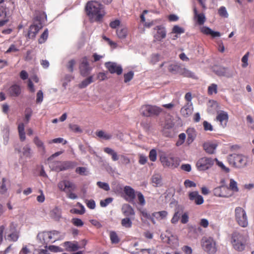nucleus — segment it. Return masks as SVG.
Masks as SVG:
<instances>
[{"label":"nucleus","mask_w":254,"mask_h":254,"mask_svg":"<svg viewBox=\"0 0 254 254\" xmlns=\"http://www.w3.org/2000/svg\"><path fill=\"white\" fill-rule=\"evenodd\" d=\"M85 10L88 16L96 22L101 21L106 14L104 5L97 1H88Z\"/></svg>","instance_id":"1"},{"label":"nucleus","mask_w":254,"mask_h":254,"mask_svg":"<svg viewBox=\"0 0 254 254\" xmlns=\"http://www.w3.org/2000/svg\"><path fill=\"white\" fill-rule=\"evenodd\" d=\"M249 239L247 234L240 231H234L230 235V243L233 248L238 252L245 250Z\"/></svg>","instance_id":"2"},{"label":"nucleus","mask_w":254,"mask_h":254,"mask_svg":"<svg viewBox=\"0 0 254 254\" xmlns=\"http://www.w3.org/2000/svg\"><path fill=\"white\" fill-rule=\"evenodd\" d=\"M57 187L61 191L64 192L69 198L71 199L77 198V195L73 192L76 189V186L72 182L68 180H63L58 183Z\"/></svg>","instance_id":"3"},{"label":"nucleus","mask_w":254,"mask_h":254,"mask_svg":"<svg viewBox=\"0 0 254 254\" xmlns=\"http://www.w3.org/2000/svg\"><path fill=\"white\" fill-rule=\"evenodd\" d=\"M227 159L230 165L238 168L245 166L247 162L246 157L242 154H231L227 156Z\"/></svg>","instance_id":"4"},{"label":"nucleus","mask_w":254,"mask_h":254,"mask_svg":"<svg viewBox=\"0 0 254 254\" xmlns=\"http://www.w3.org/2000/svg\"><path fill=\"white\" fill-rule=\"evenodd\" d=\"M235 218L237 224L241 227L246 228L248 226L247 213L242 207H237L235 208Z\"/></svg>","instance_id":"5"},{"label":"nucleus","mask_w":254,"mask_h":254,"mask_svg":"<svg viewBox=\"0 0 254 254\" xmlns=\"http://www.w3.org/2000/svg\"><path fill=\"white\" fill-rule=\"evenodd\" d=\"M222 185L213 190L215 195L222 197H229L233 195V192L228 187L224 185V181H221Z\"/></svg>","instance_id":"6"},{"label":"nucleus","mask_w":254,"mask_h":254,"mask_svg":"<svg viewBox=\"0 0 254 254\" xmlns=\"http://www.w3.org/2000/svg\"><path fill=\"white\" fill-rule=\"evenodd\" d=\"M174 124L171 119L167 120L164 124H161V132L163 135L166 137H172L174 135Z\"/></svg>","instance_id":"7"},{"label":"nucleus","mask_w":254,"mask_h":254,"mask_svg":"<svg viewBox=\"0 0 254 254\" xmlns=\"http://www.w3.org/2000/svg\"><path fill=\"white\" fill-rule=\"evenodd\" d=\"M160 161L164 167L176 168L180 164L177 158L162 155L160 158Z\"/></svg>","instance_id":"8"},{"label":"nucleus","mask_w":254,"mask_h":254,"mask_svg":"<svg viewBox=\"0 0 254 254\" xmlns=\"http://www.w3.org/2000/svg\"><path fill=\"white\" fill-rule=\"evenodd\" d=\"M43 27L42 23L40 18L36 16L34 19L33 24L30 27L28 33V36L30 37H35L39 31Z\"/></svg>","instance_id":"9"},{"label":"nucleus","mask_w":254,"mask_h":254,"mask_svg":"<svg viewBox=\"0 0 254 254\" xmlns=\"http://www.w3.org/2000/svg\"><path fill=\"white\" fill-rule=\"evenodd\" d=\"M211 70L217 75L231 77L233 74L227 67H225L218 64L210 66Z\"/></svg>","instance_id":"10"},{"label":"nucleus","mask_w":254,"mask_h":254,"mask_svg":"<svg viewBox=\"0 0 254 254\" xmlns=\"http://www.w3.org/2000/svg\"><path fill=\"white\" fill-rule=\"evenodd\" d=\"M17 226L14 222H12L9 224L8 227V232L6 235L7 239L9 241L16 242L19 237V232L17 230Z\"/></svg>","instance_id":"11"},{"label":"nucleus","mask_w":254,"mask_h":254,"mask_svg":"<svg viewBox=\"0 0 254 254\" xmlns=\"http://www.w3.org/2000/svg\"><path fill=\"white\" fill-rule=\"evenodd\" d=\"M79 68L82 76H86L89 74L92 70V67L90 66L86 57H84L81 59Z\"/></svg>","instance_id":"12"},{"label":"nucleus","mask_w":254,"mask_h":254,"mask_svg":"<svg viewBox=\"0 0 254 254\" xmlns=\"http://www.w3.org/2000/svg\"><path fill=\"white\" fill-rule=\"evenodd\" d=\"M125 199L128 202H132L135 198L136 192L131 187L126 186L124 188Z\"/></svg>","instance_id":"13"},{"label":"nucleus","mask_w":254,"mask_h":254,"mask_svg":"<svg viewBox=\"0 0 254 254\" xmlns=\"http://www.w3.org/2000/svg\"><path fill=\"white\" fill-rule=\"evenodd\" d=\"M106 67L111 73H117L120 75L123 72V69L121 65L113 62H106L105 64Z\"/></svg>","instance_id":"14"},{"label":"nucleus","mask_w":254,"mask_h":254,"mask_svg":"<svg viewBox=\"0 0 254 254\" xmlns=\"http://www.w3.org/2000/svg\"><path fill=\"white\" fill-rule=\"evenodd\" d=\"M51 235L49 232H43L39 233L37 236L40 242L45 245V248H48V244L49 243H53Z\"/></svg>","instance_id":"15"},{"label":"nucleus","mask_w":254,"mask_h":254,"mask_svg":"<svg viewBox=\"0 0 254 254\" xmlns=\"http://www.w3.org/2000/svg\"><path fill=\"white\" fill-rule=\"evenodd\" d=\"M154 29L156 31V33L154 35L155 41H161L166 36V31L164 27L162 25L156 26Z\"/></svg>","instance_id":"16"},{"label":"nucleus","mask_w":254,"mask_h":254,"mask_svg":"<svg viewBox=\"0 0 254 254\" xmlns=\"http://www.w3.org/2000/svg\"><path fill=\"white\" fill-rule=\"evenodd\" d=\"M189 199L196 205H200L204 202L202 196L199 194L198 192L194 191L189 193Z\"/></svg>","instance_id":"17"},{"label":"nucleus","mask_w":254,"mask_h":254,"mask_svg":"<svg viewBox=\"0 0 254 254\" xmlns=\"http://www.w3.org/2000/svg\"><path fill=\"white\" fill-rule=\"evenodd\" d=\"M8 11V8L6 4L0 5V17L4 18L0 20V27L2 26L8 21V19L6 18Z\"/></svg>","instance_id":"18"},{"label":"nucleus","mask_w":254,"mask_h":254,"mask_svg":"<svg viewBox=\"0 0 254 254\" xmlns=\"http://www.w3.org/2000/svg\"><path fill=\"white\" fill-rule=\"evenodd\" d=\"M122 212L126 217H134L135 212L133 208L128 204H124L122 207Z\"/></svg>","instance_id":"19"},{"label":"nucleus","mask_w":254,"mask_h":254,"mask_svg":"<svg viewBox=\"0 0 254 254\" xmlns=\"http://www.w3.org/2000/svg\"><path fill=\"white\" fill-rule=\"evenodd\" d=\"M216 120L220 125L224 127L226 126L228 121V115L226 112H220L217 116Z\"/></svg>","instance_id":"20"},{"label":"nucleus","mask_w":254,"mask_h":254,"mask_svg":"<svg viewBox=\"0 0 254 254\" xmlns=\"http://www.w3.org/2000/svg\"><path fill=\"white\" fill-rule=\"evenodd\" d=\"M217 250L215 241L211 238L207 239V253L208 254H214L216 252Z\"/></svg>","instance_id":"21"},{"label":"nucleus","mask_w":254,"mask_h":254,"mask_svg":"<svg viewBox=\"0 0 254 254\" xmlns=\"http://www.w3.org/2000/svg\"><path fill=\"white\" fill-rule=\"evenodd\" d=\"M218 142L216 140L209 141L207 142V154H214L216 152Z\"/></svg>","instance_id":"22"},{"label":"nucleus","mask_w":254,"mask_h":254,"mask_svg":"<svg viewBox=\"0 0 254 254\" xmlns=\"http://www.w3.org/2000/svg\"><path fill=\"white\" fill-rule=\"evenodd\" d=\"M193 12H194V17L195 20L196 21V23L199 25H201L204 24L205 21V17L203 13H197L196 8L194 7L193 8Z\"/></svg>","instance_id":"23"},{"label":"nucleus","mask_w":254,"mask_h":254,"mask_svg":"<svg viewBox=\"0 0 254 254\" xmlns=\"http://www.w3.org/2000/svg\"><path fill=\"white\" fill-rule=\"evenodd\" d=\"M8 93L11 96H18L21 93L20 86L17 84L11 86L8 89Z\"/></svg>","instance_id":"24"},{"label":"nucleus","mask_w":254,"mask_h":254,"mask_svg":"<svg viewBox=\"0 0 254 254\" xmlns=\"http://www.w3.org/2000/svg\"><path fill=\"white\" fill-rule=\"evenodd\" d=\"M64 246L66 248L67 251H76L79 248L78 243L76 242H65L64 243Z\"/></svg>","instance_id":"25"},{"label":"nucleus","mask_w":254,"mask_h":254,"mask_svg":"<svg viewBox=\"0 0 254 254\" xmlns=\"http://www.w3.org/2000/svg\"><path fill=\"white\" fill-rule=\"evenodd\" d=\"M128 33V29L126 27H120L116 30V34L120 39H125Z\"/></svg>","instance_id":"26"},{"label":"nucleus","mask_w":254,"mask_h":254,"mask_svg":"<svg viewBox=\"0 0 254 254\" xmlns=\"http://www.w3.org/2000/svg\"><path fill=\"white\" fill-rule=\"evenodd\" d=\"M18 132L20 140L22 142L26 139V135L24 129V125L23 123L18 124Z\"/></svg>","instance_id":"27"},{"label":"nucleus","mask_w":254,"mask_h":254,"mask_svg":"<svg viewBox=\"0 0 254 254\" xmlns=\"http://www.w3.org/2000/svg\"><path fill=\"white\" fill-rule=\"evenodd\" d=\"M73 167V164L72 162L70 161H66L62 163H61V165L59 166L58 168L56 169V171L58 172L62 171L64 170H68Z\"/></svg>","instance_id":"28"},{"label":"nucleus","mask_w":254,"mask_h":254,"mask_svg":"<svg viewBox=\"0 0 254 254\" xmlns=\"http://www.w3.org/2000/svg\"><path fill=\"white\" fill-rule=\"evenodd\" d=\"M33 142L38 148L39 150L41 151L43 153L46 152L45 146L43 142L39 138L38 136H35L33 139Z\"/></svg>","instance_id":"29"},{"label":"nucleus","mask_w":254,"mask_h":254,"mask_svg":"<svg viewBox=\"0 0 254 254\" xmlns=\"http://www.w3.org/2000/svg\"><path fill=\"white\" fill-rule=\"evenodd\" d=\"M151 183L154 187H158L161 185L162 178L158 174H154L151 178Z\"/></svg>","instance_id":"30"},{"label":"nucleus","mask_w":254,"mask_h":254,"mask_svg":"<svg viewBox=\"0 0 254 254\" xmlns=\"http://www.w3.org/2000/svg\"><path fill=\"white\" fill-rule=\"evenodd\" d=\"M104 151L107 154L110 155L112 157V159L114 161H116L119 159V156L116 152L113 149L109 147H105L104 148Z\"/></svg>","instance_id":"31"},{"label":"nucleus","mask_w":254,"mask_h":254,"mask_svg":"<svg viewBox=\"0 0 254 254\" xmlns=\"http://www.w3.org/2000/svg\"><path fill=\"white\" fill-rule=\"evenodd\" d=\"M196 167L199 171L206 170V157H203L198 160Z\"/></svg>","instance_id":"32"},{"label":"nucleus","mask_w":254,"mask_h":254,"mask_svg":"<svg viewBox=\"0 0 254 254\" xmlns=\"http://www.w3.org/2000/svg\"><path fill=\"white\" fill-rule=\"evenodd\" d=\"M168 215V212L165 210L155 212L152 213V217L157 220H161L165 218Z\"/></svg>","instance_id":"33"},{"label":"nucleus","mask_w":254,"mask_h":254,"mask_svg":"<svg viewBox=\"0 0 254 254\" xmlns=\"http://www.w3.org/2000/svg\"><path fill=\"white\" fill-rule=\"evenodd\" d=\"M183 209H178L176 210L171 220V222L172 224H176L179 220L181 219V215L183 213Z\"/></svg>","instance_id":"34"},{"label":"nucleus","mask_w":254,"mask_h":254,"mask_svg":"<svg viewBox=\"0 0 254 254\" xmlns=\"http://www.w3.org/2000/svg\"><path fill=\"white\" fill-rule=\"evenodd\" d=\"M179 72L184 77L195 78V76L194 73L186 68L181 69Z\"/></svg>","instance_id":"35"},{"label":"nucleus","mask_w":254,"mask_h":254,"mask_svg":"<svg viewBox=\"0 0 254 254\" xmlns=\"http://www.w3.org/2000/svg\"><path fill=\"white\" fill-rule=\"evenodd\" d=\"M143 111H161L162 109L156 106H151L150 105H144L142 107Z\"/></svg>","instance_id":"36"},{"label":"nucleus","mask_w":254,"mask_h":254,"mask_svg":"<svg viewBox=\"0 0 254 254\" xmlns=\"http://www.w3.org/2000/svg\"><path fill=\"white\" fill-rule=\"evenodd\" d=\"M93 76H90L84 80H83L80 84H78L79 88H84L87 87L89 84L93 82Z\"/></svg>","instance_id":"37"},{"label":"nucleus","mask_w":254,"mask_h":254,"mask_svg":"<svg viewBox=\"0 0 254 254\" xmlns=\"http://www.w3.org/2000/svg\"><path fill=\"white\" fill-rule=\"evenodd\" d=\"M96 134L98 137L105 140H109L112 137V135L111 134L107 133L103 130L97 131L96 132Z\"/></svg>","instance_id":"38"},{"label":"nucleus","mask_w":254,"mask_h":254,"mask_svg":"<svg viewBox=\"0 0 254 254\" xmlns=\"http://www.w3.org/2000/svg\"><path fill=\"white\" fill-rule=\"evenodd\" d=\"M240 146L238 145H233L227 146L224 148L223 152L224 154H227L229 152H233L239 150Z\"/></svg>","instance_id":"39"},{"label":"nucleus","mask_w":254,"mask_h":254,"mask_svg":"<svg viewBox=\"0 0 254 254\" xmlns=\"http://www.w3.org/2000/svg\"><path fill=\"white\" fill-rule=\"evenodd\" d=\"M110 238L112 244H118L120 241L117 234L115 231L110 232Z\"/></svg>","instance_id":"40"},{"label":"nucleus","mask_w":254,"mask_h":254,"mask_svg":"<svg viewBox=\"0 0 254 254\" xmlns=\"http://www.w3.org/2000/svg\"><path fill=\"white\" fill-rule=\"evenodd\" d=\"M132 222L129 217H126L121 221V225L122 226L126 228H130L132 226Z\"/></svg>","instance_id":"41"},{"label":"nucleus","mask_w":254,"mask_h":254,"mask_svg":"<svg viewBox=\"0 0 254 254\" xmlns=\"http://www.w3.org/2000/svg\"><path fill=\"white\" fill-rule=\"evenodd\" d=\"M207 106L209 107L210 111H218L220 109L218 104L214 101H209L207 103Z\"/></svg>","instance_id":"42"},{"label":"nucleus","mask_w":254,"mask_h":254,"mask_svg":"<svg viewBox=\"0 0 254 254\" xmlns=\"http://www.w3.org/2000/svg\"><path fill=\"white\" fill-rule=\"evenodd\" d=\"M7 182V180L6 178H3L1 180V184L0 186V193L1 194H4L7 191V188H6V183Z\"/></svg>","instance_id":"43"},{"label":"nucleus","mask_w":254,"mask_h":254,"mask_svg":"<svg viewBox=\"0 0 254 254\" xmlns=\"http://www.w3.org/2000/svg\"><path fill=\"white\" fill-rule=\"evenodd\" d=\"M229 188L232 191L233 193L234 192H238L239 190L237 187V183L233 179H230Z\"/></svg>","instance_id":"44"},{"label":"nucleus","mask_w":254,"mask_h":254,"mask_svg":"<svg viewBox=\"0 0 254 254\" xmlns=\"http://www.w3.org/2000/svg\"><path fill=\"white\" fill-rule=\"evenodd\" d=\"M50 233L53 243L60 239V232L58 231L53 230L49 232Z\"/></svg>","instance_id":"45"},{"label":"nucleus","mask_w":254,"mask_h":254,"mask_svg":"<svg viewBox=\"0 0 254 254\" xmlns=\"http://www.w3.org/2000/svg\"><path fill=\"white\" fill-rule=\"evenodd\" d=\"M48 37V30L46 29L43 33L41 34L38 40L39 43L43 44L45 42Z\"/></svg>","instance_id":"46"},{"label":"nucleus","mask_w":254,"mask_h":254,"mask_svg":"<svg viewBox=\"0 0 254 254\" xmlns=\"http://www.w3.org/2000/svg\"><path fill=\"white\" fill-rule=\"evenodd\" d=\"M31 151V148L28 145H25L22 149V154L26 157H30Z\"/></svg>","instance_id":"47"},{"label":"nucleus","mask_w":254,"mask_h":254,"mask_svg":"<svg viewBox=\"0 0 254 254\" xmlns=\"http://www.w3.org/2000/svg\"><path fill=\"white\" fill-rule=\"evenodd\" d=\"M141 213L143 217L150 220L153 224H155V221L154 220V218L152 217V214L151 215L150 214L148 213L145 210L141 211Z\"/></svg>","instance_id":"48"},{"label":"nucleus","mask_w":254,"mask_h":254,"mask_svg":"<svg viewBox=\"0 0 254 254\" xmlns=\"http://www.w3.org/2000/svg\"><path fill=\"white\" fill-rule=\"evenodd\" d=\"M218 14L220 16L224 18H227L229 15L227 10L224 6H221L218 9Z\"/></svg>","instance_id":"49"},{"label":"nucleus","mask_w":254,"mask_h":254,"mask_svg":"<svg viewBox=\"0 0 254 254\" xmlns=\"http://www.w3.org/2000/svg\"><path fill=\"white\" fill-rule=\"evenodd\" d=\"M69 127L71 131L76 133H81L82 132V129L77 125L75 124H70Z\"/></svg>","instance_id":"50"},{"label":"nucleus","mask_w":254,"mask_h":254,"mask_svg":"<svg viewBox=\"0 0 254 254\" xmlns=\"http://www.w3.org/2000/svg\"><path fill=\"white\" fill-rule=\"evenodd\" d=\"M134 73L132 71L128 72L127 73H125L124 76V82L127 83L130 81L133 77Z\"/></svg>","instance_id":"51"},{"label":"nucleus","mask_w":254,"mask_h":254,"mask_svg":"<svg viewBox=\"0 0 254 254\" xmlns=\"http://www.w3.org/2000/svg\"><path fill=\"white\" fill-rule=\"evenodd\" d=\"M97 185L101 189L106 190L109 191L110 190V187L108 183L102 182H98L97 183Z\"/></svg>","instance_id":"52"},{"label":"nucleus","mask_w":254,"mask_h":254,"mask_svg":"<svg viewBox=\"0 0 254 254\" xmlns=\"http://www.w3.org/2000/svg\"><path fill=\"white\" fill-rule=\"evenodd\" d=\"M149 159L152 162H154L156 160L157 151L155 149H152L150 151L149 154Z\"/></svg>","instance_id":"53"},{"label":"nucleus","mask_w":254,"mask_h":254,"mask_svg":"<svg viewBox=\"0 0 254 254\" xmlns=\"http://www.w3.org/2000/svg\"><path fill=\"white\" fill-rule=\"evenodd\" d=\"M208 92L209 94L212 95L213 93L216 94L217 92V85L215 84H212L208 88Z\"/></svg>","instance_id":"54"},{"label":"nucleus","mask_w":254,"mask_h":254,"mask_svg":"<svg viewBox=\"0 0 254 254\" xmlns=\"http://www.w3.org/2000/svg\"><path fill=\"white\" fill-rule=\"evenodd\" d=\"M136 194L137 195L139 203L141 205H144L145 203V201L143 195L140 191H137Z\"/></svg>","instance_id":"55"},{"label":"nucleus","mask_w":254,"mask_h":254,"mask_svg":"<svg viewBox=\"0 0 254 254\" xmlns=\"http://www.w3.org/2000/svg\"><path fill=\"white\" fill-rule=\"evenodd\" d=\"M186 139V134L184 133H182L179 134V139L176 142V145L177 146H179L183 144V143L184 142L185 140Z\"/></svg>","instance_id":"56"},{"label":"nucleus","mask_w":254,"mask_h":254,"mask_svg":"<svg viewBox=\"0 0 254 254\" xmlns=\"http://www.w3.org/2000/svg\"><path fill=\"white\" fill-rule=\"evenodd\" d=\"M62 143L63 144H65L67 143V141L64 140L63 138L59 137L53 139L49 141V143Z\"/></svg>","instance_id":"57"},{"label":"nucleus","mask_w":254,"mask_h":254,"mask_svg":"<svg viewBox=\"0 0 254 254\" xmlns=\"http://www.w3.org/2000/svg\"><path fill=\"white\" fill-rule=\"evenodd\" d=\"M113 201V198L112 197H108L104 200H102L100 201V204L101 207H106L107 206L109 203L112 202Z\"/></svg>","instance_id":"58"},{"label":"nucleus","mask_w":254,"mask_h":254,"mask_svg":"<svg viewBox=\"0 0 254 254\" xmlns=\"http://www.w3.org/2000/svg\"><path fill=\"white\" fill-rule=\"evenodd\" d=\"M210 35L213 38L219 37L221 36L220 32L214 31L210 28L207 27V35Z\"/></svg>","instance_id":"59"},{"label":"nucleus","mask_w":254,"mask_h":254,"mask_svg":"<svg viewBox=\"0 0 254 254\" xmlns=\"http://www.w3.org/2000/svg\"><path fill=\"white\" fill-rule=\"evenodd\" d=\"M85 203H86V204L87 206L89 209H94L95 208L96 204H95V201L94 200H93V199H90V200L86 199L85 200Z\"/></svg>","instance_id":"60"},{"label":"nucleus","mask_w":254,"mask_h":254,"mask_svg":"<svg viewBox=\"0 0 254 254\" xmlns=\"http://www.w3.org/2000/svg\"><path fill=\"white\" fill-rule=\"evenodd\" d=\"M249 55V53L248 52L246 54L242 59V62L243 63L242 66L243 67H246L248 65V57Z\"/></svg>","instance_id":"61"},{"label":"nucleus","mask_w":254,"mask_h":254,"mask_svg":"<svg viewBox=\"0 0 254 254\" xmlns=\"http://www.w3.org/2000/svg\"><path fill=\"white\" fill-rule=\"evenodd\" d=\"M193 110L192 105L191 102H189L182 108V111H191Z\"/></svg>","instance_id":"62"},{"label":"nucleus","mask_w":254,"mask_h":254,"mask_svg":"<svg viewBox=\"0 0 254 254\" xmlns=\"http://www.w3.org/2000/svg\"><path fill=\"white\" fill-rule=\"evenodd\" d=\"M216 164L223 171L226 173H228L230 171V169L225 166L222 162L217 160Z\"/></svg>","instance_id":"63"},{"label":"nucleus","mask_w":254,"mask_h":254,"mask_svg":"<svg viewBox=\"0 0 254 254\" xmlns=\"http://www.w3.org/2000/svg\"><path fill=\"white\" fill-rule=\"evenodd\" d=\"M75 64V60H71L68 62V63L66 65V67L70 72H72L73 70V66H74Z\"/></svg>","instance_id":"64"}]
</instances>
